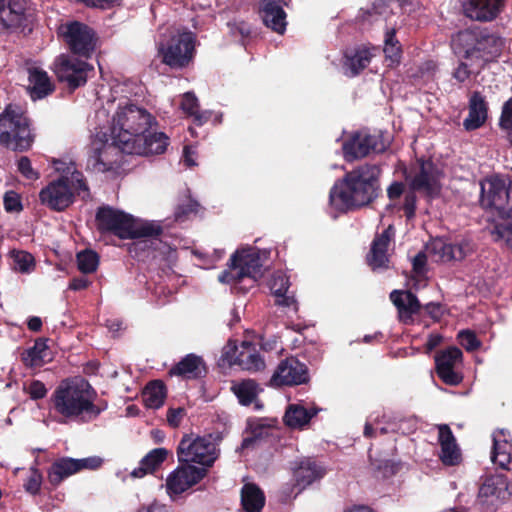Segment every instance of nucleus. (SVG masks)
<instances>
[{
    "label": "nucleus",
    "instance_id": "nucleus-38",
    "mask_svg": "<svg viewBox=\"0 0 512 512\" xmlns=\"http://www.w3.org/2000/svg\"><path fill=\"white\" fill-rule=\"evenodd\" d=\"M241 505L244 512H262L265 495L255 483H246L241 489Z\"/></svg>",
    "mask_w": 512,
    "mask_h": 512
},
{
    "label": "nucleus",
    "instance_id": "nucleus-24",
    "mask_svg": "<svg viewBox=\"0 0 512 512\" xmlns=\"http://www.w3.org/2000/svg\"><path fill=\"white\" fill-rule=\"evenodd\" d=\"M395 235V229L389 225L380 234H376L366 256V262L372 270L387 269L389 267L388 248Z\"/></svg>",
    "mask_w": 512,
    "mask_h": 512
},
{
    "label": "nucleus",
    "instance_id": "nucleus-43",
    "mask_svg": "<svg viewBox=\"0 0 512 512\" xmlns=\"http://www.w3.org/2000/svg\"><path fill=\"white\" fill-rule=\"evenodd\" d=\"M9 257L12 260L11 267L16 272L30 274L36 267L34 256L25 250L12 249Z\"/></svg>",
    "mask_w": 512,
    "mask_h": 512
},
{
    "label": "nucleus",
    "instance_id": "nucleus-7",
    "mask_svg": "<svg viewBox=\"0 0 512 512\" xmlns=\"http://www.w3.org/2000/svg\"><path fill=\"white\" fill-rule=\"evenodd\" d=\"M34 140L29 117L20 106L8 104L0 113V144L24 152L32 147Z\"/></svg>",
    "mask_w": 512,
    "mask_h": 512
},
{
    "label": "nucleus",
    "instance_id": "nucleus-31",
    "mask_svg": "<svg viewBox=\"0 0 512 512\" xmlns=\"http://www.w3.org/2000/svg\"><path fill=\"white\" fill-rule=\"evenodd\" d=\"M488 107L484 97L480 92H473L469 100V111L467 118L463 121V126L466 131H474L487 120Z\"/></svg>",
    "mask_w": 512,
    "mask_h": 512
},
{
    "label": "nucleus",
    "instance_id": "nucleus-60",
    "mask_svg": "<svg viewBox=\"0 0 512 512\" xmlns=\"http://www.w3.org/2000/svg\"><path fill=\"white\" fill-rule=\"evenodd\" d=\"M473 74V71L469 68L466 62L460 61L457 67L453 70L452 77L458 83H464Z\"/></svg>",
    "mask_w": 512,
    "mask_h": 512
},
{
    "label": "nucleus",
    "instance_id": "nucleus-8",
    "mask_svg": "<svg viewBox=\"0 0 512 512\" xmlns=\"http://www.w3.org/2000/svg\"><path fill=\"white\" fill-rule=\"evenodd\" d=\"M227 266V269L218 276L219 282L224 284L238 285L247 279L250 286H253L261 276V258L253 248L236 250L231 255Z\"/></svg>",
    "mask_w": 512,
    "mask_h": 512
},
{
    "label": "nucleus",
    "instance_id": "nucleus-27",
    "mask_svg": "<svg viewBox=\"0 0 512 512\" xmlns=\"http://www.w3.org/2000/svg\"><path fill=\"white\" fill-rule=\"evenodd\" d=\"M258 13L266 27L283 34L287 26V14L276 0H259Z\"/></svg>",
    "mask_w": 512,
    "mask_h": 512
},
{
    "label": "nucleus",
    "instance_id": "nucleus-15",
    "mask_svg": "<svg viewBox=\"0 0 512 512\" xmlns=\"http://www.w3.org/2000/svg\"><path fill=\"white\" fill-rule=\"evenodd\" d=\"M59 34L74 55L89 58L95 50V32L82 22L72 21L61 25Z\"/></svg>",
    "mask_w": 512,
    "mask_h": 512
},
{
    "label": "nucleus",
    "instance_id": "nucleus-59",
    "mask_svg": "<svg viewBox=\"0 0 512 512\" xmlns=\"http://www.w3.org/2000/svg\"><path fill=\"white\" fill-rule=\"evenodd\" d=\"M376 470L382 475L383 478H389L400 470V464L393 460H383L378 463Z\"/></svg>",
    "mask_w": 512,
    "mask_h": 512
},
{
    "label": "nucleus",
    "instance_id": "nucleus-55",
    "mask_svg": "<svg viewBox=\"0 0 512 512\" xmlns=\"http://www.w3.org/2000/svg\"><path fill=\"white\" fill-rule=\"evenodd\" d=\"M88 8L110 10L121 5L122 0H75Z\"/></svg>",
    "mask_w": 512,
    "mask_h": 512
},
{
    "label": "nucleus",
    "instance_id": "nucleus-17",
    "mask_svg": "<svg viewBox=\"0 0 512 512\" xmlns=\"http://www.w3.org/2000/svg\"><path fill=\"white\" fill-rule=\"evenodd\" d=\"M510 496L507 476L495 474L484 479L479 487L477 501L484 509L496 511Z\"/></svg>",
    "mask_w": 512,
    "mask_h": 512
},
{
    "label": "nucleus",
    "instance_id": "nucleus-3",
    "mask_svg": "<svg viewBox=\"0 0 512 512\" xmlns=\"http://www.w3.org/2000/svg\"><path fill=\"white\" fill-rule=\"evenodd\" d=\"M95 223L101 234H112L123 240L139 239L132 244L130 252L150 248L153 240L148 238L156 239L163 233L160 224L153 221L139 222L132 215L109 205L97 208Z\"/></svg>",
    "mask_w": 512,
    "mask_h": 512
},
{
    "label": "nucleus",
    "instance_id": "nucleus-20",
    "mask_svg": "<svg viewBox=\"0 0 512 512\" xmlns=\"http://www.w3.org/2000/svg\"><path fill=\"white\" fill-rule=\"evenodd\" d=\"M409 188L424 193L428 197H437L440 193V171L431 160H420L419 171L410 181Z\"/></svg>",
    "mask_w": 512,
    "mask_h": 512
},
{
    "label": "nucleus",
    "instance_id": "nucleus-36",
    "mask_svg": "<svg viewBox=\"0 0 512 512\" xmlns=\"http://www.w3.org/2000/svg\"><path fill=\"white\" fill-rule=\"evenodd\" d=\"M237 366L243 370L256 372L264 369L265 362L254 344L243 341L237 354Z\"/></svg>",
    "mask_w": 512,
    "mask_h": 512
},
{
    "label": "nucleus",
    "instance_id": "nucleus-4",
    "mask_svg": "<svg viewBox=\"0 0 512 512\" xmlns=\"http://www.w3.org/2000/svg\"><path fill=\"white\" fill-rule=\"evenodd\" d=\"M455 53L484 65L497 61L506 47V39L490 27L471 26L452 37Z\"/></svg>",
    "mask_w": 512,
    "mask_h": 512
},
{
    "label": "nucleus",
    "instance_id": "nucleus-46",
    "mask_svg": "<svg viewBox=\"0 0 512 512\" xmlns=\"http://www.w3.org/2000/svg\"><path fill=\"white\" fill-rule=\"evenodd\" d=\"M76 259L78 269L84 274L95 272L99 264L98 254L90 249L79 252Z\"/></svg>",
    "mask_w": 512,
    "mask_h": 512
},
{
    "label": "nucleus",
    "instance_id": "nucleus-45",
    "mask_svg": "<svg viewBox=\"0 0 512 512\" xmlns=\"http://www.w3.org/2000/svg\"><path fill=\"white\" fill-rule=\"evenodd\" d=\"M181 109L188 114L189 116H193V122L196 125H203L209 119V116L206 113H202L199 111V103L198 99L193 92H186L181 101Z\"/></svg>",
    "mask_w": 512,
    "mask_h": 512
},
{
    "label": "nucleus",
    "instance_id": "nucleus-63",
    "mask_svg": "<svg viewBox=\"0 0 512 512\" xmlns=\"http://www.w3.org/2000/svg\"><path fill=\"white\" fill-rule=\"evenodd\" d=\"M228 27L230 28L231 34L234 36L239 34L242 38H247L251 35V28L244 21L234 23L229 22Z\"/></svg>",
    "mask_w": 512,
    "mask_h": 512
},
{
    "label": "nucleus",
    "instance_id": "nucleus-42",
    "mask_svg": "<svg viewBox=\"0 0 512 512\" xmlns=\"http://www.w3.org/2000/svg\"><path fill=\"white\" fill-rule=\"evenodd\" d=\"M142 398L147 408H160L166 398L165 384L161 380L150 381L143 390Z\"/></svg>",
    "mask_w": 512,
    "mask_h": 512
},
{
    "label": "nucleus",
    "instance_id": "nucleus-1",
    "mask_svg": "<svg viewBox=\"0 0 512 512\" xmlns=\"http://www.w3.org/2000/svg\"><path fill=\"white\" fill-rule=\"evenodd\" d=\"M381 174V166L375 163H364L346 172L330 190L331 206L346 212L371 204L382 192Z\"/></svg>",
    "mask_w": 512,
    "mask_h": 512
},
{
    "label": "nucleus",
    "instance_id": "nucleus-9",
    "mask_svg": "<svg viewBox=\"0 0 512 512\" xmlns=\"http://www.w3.org/2000/svg\"><path fill=\"white\" fill-rule=\"evenodd\" d=\"M390 146L382 131L371 134L368 130L352 132L342 144L343 157L353 162L369 156L371 153L381 154Z\"/></svg>",
    "mask_w": 512,
    "mask_h": 512
},
{
    "label": "nucleus",
    "instance_id": "nucleus-16",
    "mask_svg": "<svg viewBox=\"0 0 512 512\" xmlns=\"http://www.w3.org/2000/svg\"><path fill=\"white\" fill-rule=\"evenodd\" d=\"M90 71H93L90 64L68 54H61L55 60V73L58 80L66 83L71 90L84 86Z\"/></svg>",
    "mask_w": 512,
    "mask_h": 512
},
{
    "label": "nucleus",
    "instance_id": "nucleus-11",
    "mask_svg": "<svg viewBox=\"0 0 512 512\" xmlns=\"http://www.w3.org/2000/svg\"><path fill=\"white\" fill-rule=\"evenodd\" d=\"M161 62L171 69L186 68L195 55V37L191 32L172 35L165 43L158 47Z\"/></svg>",
    "mask_w": 512,
    "mask_h": 512
},
{
    "label": "nucleus",
    "instance_id": "nucleus-22",
    "mask_svg": "<svg viewBox=\"0 0 512 512\" xmlns=\"http://www.w3.org/2000/svg\"><path fill=\"white\" fill-rule=\"evenodd\" d=\"M26 0H0V34L23 28L27 21Z\"/></svg>",
    "mask_w": 512,
    "mask_h": 512
},
{
    "label": "nucleus",
    "instance_id": "nucleus-54",
    "mask_svg": "<svg viewBox=\"0 0 512 512\" xmlns=\"http://www.w3.org/2000/svg\"><path fill=\"white\" fill-rule=\"evenodd\" d=\"M417 191H413L409 188V191L404 196V202L402 205V210L404 211V215L408 220H411L415 217L416 208H417Z\"/></svg>",
    "mask_w": 512,
    "mask_h": 512
},
{
    "label": "nucleus",
    "instance_id": "nucleus-18",
    "mask_svg": "<svg viewBox=\"0 0 512 512\" xmlns=\"http://www.w3.org/2000/svg\"><path fill=\"white\" fill-rule=\"evenodd\" d=\"M208 470L192 464L180 465L168 476L166 488L169 495H180L206 477Z\"/></svg>",
    "mask_w": 512,
    "mask_h": 512
},
{
    "label": "nucleus",
    "instance_id": "nucleus-13",
    "mask_svg": "<svg viewBox=\"0 0 512 512\" xmlns=\"http://www.w3.org/2000/svg\"><path fill=\"white\" fill-rule=\"evenodd\" d=\"M112 142H96L89 149L87 168L94 172L116 171L121 168L123 155L128 154L122 144L112 137Z\"/></svg>",
    "mask_w": 512,
    "mask_h": 512
},
{
    "label": "nucleus",
    "instance_id": "nucleus-39",
    "mask_svg": "<svg viewBox=\"0 0 512 512\" xmlns=\"http://www.w3.org/2000/svg\"><path fill=\"white\" fill-rule=\"evenodd\" d=\"M29 83L31 85L30 96L33 100L42 99L50 95L55 89L47 72L39 69L30 71Z\"/></svg>",
    "mask_w": 512,
    "mask_h": 512
},
{
    "label": "nucleus",
    "instance_id": "nucleus-47",
    "mask_svg": "<svg viewBox=\"0 0 512 512\" xmlns=\"http://www.w3.org/2000/svg\"><path fill=\"white\" fill-rule=\"evenodd\" d=\"M384 53L392 62H399L401 58V45L396 38V31L391 29L386 32L384 40Z\"/></svg>",
    "mask_w": 512,
    "mask_h": 512
},
{
    "label": "nucleus",
    "instance_id": "nucleus-51",
    "mask_svg": "<svg viewBox=\"0 0 512 512\" xmlns=\"http://www.w3.org/2000/svg\"><path fill=\"white\" fill-rule=\"evenodd\" d=\"M4 209L8 213L13 212H21L23 210V205L21 201V196L13 190H9L4 194L3 197Z\"/></svg>",
    "mask_w": 512,
    "mask_h": 512
},
{
    "label": "nucleus",
    "instance_id": "nucleus-61",
    "mask_svg": "<svg viewBox=\"0 0 512 512\" xmlns=\"http://www.w3.org/2000/svg\"><path fill=\"white\" fill-rule=\"evenodd\" d=\"M28 393L33 400L43 399L47 394V388L39 380H33L28 387Z\"/></svg>",
    "mask_w": 512,
    "mask_h": 512
},
{
    "label": "nucleus",
    "instance_id": "nucleus-52",
    "mask_svg": "<svg viewBox=\"0 0 512 512\" xmlns=\"http://www.w3.org/2000/svg\"><path fill=\"white\" fill-rule=\"evenodd\" d=\"M492 234L496 236V240H505L507 246L512 249V221L496 224Z\"/></svg>",
    "mask_w": 512,
    "mask_h": 512
},
{
    "label": "nucleus",
    "instance_id": "nucleus-12",
    "mask_svg": "<svg viewBox=\"0 0 512 512\" xmlns=\"http://www.w3.org/2000/svg\"><path fill=\"white\" fill-rule=\"evenodd\" d=\"M179 463H198L204 468L211 467L218 458L214 443L205 437L185 434L177 447Z\"/></svg>",
    "mask_w": 512,
    "mask_h": 512
},
{
    "label": "nucleus",
    "instance_id": "nucleus-19",
    "mask_svg": "<svg viewBox=\"0 0 512 512\" xmlns=\"http://www.w3.org/2000/svg\"><path fill=\"white\" fill-rule=\"evenodd\" d=\"M309 381V372L305 363L296 357H288L282 360L271 377L273 386H292L304 384Z\"/></svg>",
    "mask_w": 512,
    "mask_h": 512
},
{
    "label": "nucleus",
    "instance_id": "nucleus-34",
    "mask_svg": "<svg viewBox=\"0 0 512 512\" xmlns=\"http://www.w3.org/2000/svg\"><path fill=\"white\" fill-rule=\"evenodd\" d=\"M168 456L166 448H155L148 452L140 461L139 466L130 473L132 478H143L157 471Z\"/></svg>",
    "mask_w": 512,
    "mask_h": 512
},
{
    "label": "nucleus",
    "instance_id": "nucleus-57",
    "mask_svg": "<svg viewBox=\"0 0 512 512\" xmlns=\"http://www.w3.org/2000/svg\"><path fill=\"white\" fill-rule=\"evenodd\" d=\"M500 126L505 130H512V97L502 107ZM510 143L512 145V134L510 135Z\"/></svg>",
    "mask_w": 512,
    "mask_h": 512
},
{
    "label": "nucleus",
    "instance_id": "nucleus-2",
    "mask_svg": "<svg viewBox=\"0 0 512 512\" xmlns=\"http://www.w3.org/2000/svg\"><path fill=\"white\" fill-rule=\"evenodd\" d=\"M96 392L82 378H67L60 382L50 397V408L61 417L60 423H88L99 417L106 407L94 403Z\"/></svg>",
    "mask_w": 512,
    "mask_h": 512
},
{
    "label": "nucleus",
    "instance_id": "nucleus-30",
    "mask_svg": "<svg viewBox=\"0 0 512 512\" xmlns=\"http://www.w3.org/2000/svg\"><path fill=\"white\" fill-rule=\"evenodd\" d=\"M438 440L441 447L440 459L444 465L455 466L460 463L461 453L456 438L447 424L438 426Z\"/></svg>",
    "mask_w": 512,
    "mask_h": 512
},
{
    "label": "nucleus",
    "instance_id": "nucleus-53",
    "mask_svg": "<svg viewBox=\"0 0 512 512\" xmlns=\"http://www.w3.org/2000/svg\"><path fill=\"white\" fill-rule=\"evenodd\" d=\"M43 476L40 470L36 467L31 468V475L24 484L25 490L32 494L37 495L40 492Z\"/></svg>",
    "mask_w": 512,
    "mask_h": 512
},
{
    "label": "nucleus",
    "instance_id": "nucleus-32",
    "mask_svg": "<svg viewBox=\"0 0 512 512\" xmlns=\"http://www.w3.org/2000/svg\"><path fill=\"white\" fill-rule=\"evenodd\" d=\"M321 408L312 406L304 407L301 403L289 404L283 416V422L292 429H302L309 424L310 420L315 417Z\"/></svg>",
    "mask_w": 512,
    "mask_h": 512
},
{
    "label": "nucleus",
    "instance_id": "nucleus-33",
    "mask_svg": "<svg viewBox=\"0 0 512 512\" xmlns=\"http://www.w3.org/2000/svg\"><path fill=\"white\" fill-rule=\"evenodd\" d=\"M231 390L236 395L239 403L243 406H249L254 403V408L260 410L263 404L258 400V395L262 388L253 379H245L232 385Z\"/></svg>",
    "mask_w": 512,
    "mask_h": 512
},
{
    "label": "nucleus",
    "instance_id": "nucleus-5",
    "mask_svg": "<svg viewBox=\"0 0 512 512\" xmlns=\"http://www.w3.org/2000/svg\"><path fill=\"white\" fill-rule=\"evenodd\" d=\"M75 195L86 201L90 199V189L83 173L74 170L49 182L39 192L40 203L52 211L61 212L74 203Z\"/></svg>",
    "mask_w": 512,
    "mask_h": 512
},
{
    "label": "nucleus",
    "instance_id": "nucleus-35",
    "mask_svg": "<svg viewBox=\"0 0 512 512\" xmlns=\"http://www.w3.org/2000/svg\"><path fill=\"white\" fill-rule=\"evenodd\" d=\"M373 54L366 47H357L344 55V68L347 69L345 74L349 77L359 75L371 62Z\"/></svg>",
    "mask_w": 512,
    "mask_h": 512
},
{
    "label": "nucleus",
    "instance_id": "nucleus-29",
    "mask_svg": "<svg viewBox=\"0 0 512 512\" xmlns=\"http://www.w3.org/2000/svg\"><path fill=\"white\" fill-rule=\"evenodd\" d=\"M207 374L206 364L201 356L187 354L169 370V375L185 379H199Z\"/></svg>",
    "mask_w": 512,
    "mask_h": 512
},
{
    "label": "nucleus",
    "instance_id": "nucleus-62",
    "mask_svg": "<svg viewBox=\"0 0 512 512\" xmlns=\"http://www.w3.org/2000/svg\"><path fill=\"white\" fill-rule=\"evenodd\" d=\"M427 255L425 252L420 251L412 260V270L417 275H424L426 272Z\"/></svg>",
    "mask_w": 512,
    "mask_h": 512
},
{
    "label": "nucleus",
    "instance_id": "nucleus-44",
    "mask_svg": "<svg viewBox=\"0 0 512 512\" xmlns=\"http://www.w3.org/2000/svg\"><path fill=\"white\" fill-rule=\"evenodd\" d=\"M511 445L507 439L500 440L498 436L493 434V447L491 452V460L494 464L498 465L502 469H508V465L511 462Z\"/></svg>",
    "mask_w": 512,
    "mask_h": 512
},
{
    "label": "nucleus",
    "instance_id": "nucleus-26",
    "mask_svg": "<svg viewBox=\"0 0 512 512\" xmlns=\"http://www.w3.org/2000/svg\"><path fill=\"white\" fill-rule=\"evenodd\" d=\"M428 251L438 257V261H461L471 251L469 242L448 243L442 238H436L427 246Z\"/></svg>",
    "mask_w": 512,
    "mask_h": 512
},
{
    "label": "nucleus",
    "instance_id": "nucleus-58",
    "mask_svg": "<svg viewBox=\"0 0 512 512\" xmlns=\"http://www.w3.org/2000/svg\"><path fill=\"white\" fill-rule=\"evenodd\" d=\"M18 171L28 180H37L39 173L32 168L31 161L27 156H22L18 160Z\"/></svg>",
    "mask_w": 512,
    "mask_h": 512
},
{
    "label": "nucleus",
    "instance_id": "nucleus-40",
    "mask_svg": "<svg viewBox=\"0 0 512 512\" xmlns=\"http://www.w3.org/2000/svg\"><path fill=\"white\" fill-rule=\"evenodd\" d=\"M75 474L71 457L56 459L47 470V479L53 488H57L65 479Z\"/></svg>",
    "mask_w": 512,
    "mask_h": 512
},
{
    "label": "nucleus",
    "instance_id": "nucleus-10",
    "mask_svg": "<svg viewBox=\"0 0 512 512\" xmlns=\"http://www.w3.org/2000/svg\"><path fill=\"white\" fill-rule=\"evenodd\" d=\"M480 203L501 218H512V181L507 184L499 175L487 178L481 183Z\"/></svg>",
    "mask_w": 512,
    "mask_h": 512
},
{
    "label": "nucleus",
    "instance_id": "nucleus-25",
    "mask_svg": "<svg viewBox=\"0 0 512 512\" xmlns=\"http://www.w3.org/2000/svg\"><path fill=\"white\" fill-rule=\"evenodd\" d=\"M504 6L505 0H466L462 7L471 20L489 22L497 18Z\"/></svg>",
    "mask_w": 512,
    "mask_h": 512
},
{
    "label": "nucleus",
    "instance_id": "nucleus-14",
    "mask_svg": "<svg viewBox=\"0 0 512 512\" xmlns=\"http://www.w3.org/2000/svg\"><path fill=\"white\" fill-rule=\"evenodd\" d=\"M390 300L397 308L399 320L404 324H411L413 315L419 314L422 309L417 296L410 290H393L390 293ZM423 309L435 321H439L443 316L440 303L429 302L423 306Z\"/></svg>",
    "mask_w": 512,
    "mask_h": 512
},
{
    "label": "nucleus",
    "instance_id": "nucleus-41",
    "mask_svg": "<svg viewBox=\"0 0 512 512\" xmlns=\"http://www.w3.org/2000/svg\"><path fill=\"white\" fill-rule=\"evenodd\" d=\"M270 289L275 296V305L283 307H296V300L294 296L288 295L289 280L285 275L274 276L271 280Z\"/></svg>",
    "mask_w": 512,
    "mask_h": 512
},
{
    "label": "nucleus",
    "instance_id": "nucleus-64",
    "mask_svg": "<svg viewBox=\"0 0 512 512\" xmlns=\"http://www.w3.org/2000/svg\"><path fill=\"white\" fill-rule=\"evenodd\" d=\"M137 512H171L170 508L158 501H153L147 505H141Z\"/></svg>",
    "mask_w": 512,
    "mask_h": 512
},
{
    "label": "nucleus",
    "instance_id": "nucleus-37",
    "mask_svg": "<svg viewBox=\"0 0 512 512\" xmlns=\"http://www.w3.org/2000/svg\"><path fill=\"white\" fill-rule=\"evenodd\" d=\"M47 341L48 339L39 338L32 347L22 353L21 360L26 367L40 368L51 360Z\"/></svg>",
    "mask_w": 512,
    "mask_h": 512
},
{
    "label": "nucleus",
    "instance_id": "nucleus-48",
    "mask_svg": "<svg viewBox=\"0 0 512 512\" xmlns=\"http://www.w3.org/2000/svg\"><path fill=\"white\" fill-rule=\"evenodd\" d=\"M457 339L461 346L468 352H474L481 346V341L477 338L475 332L469 329L459 331Z\"/></svg>",
    "mask_w": 512,
    "mask_h": 512
},
{
    "label": "nucleus",
    "instance_id": "nucleus-21",
    "mask_svg": "<svg viewBox=\"0 0 512 512\" xmlns=\"http://www.w3.org/2000/svg\"><path fill=\"white\" fill-rule=\"evenodd\" d=\"M463 357L458 347H449L435 355L436 373L443 383L450 386H457L463 381L461 373L455 371L454 366Z\"/></svg>",
    "mask_w": 512,
    "mask_h": 512
},
{
    "label": "nucleus",
    "instance_id": "nucleus-28",
    "mask_svg": "<svg viewBox=\"0 0 512 512\" xmlns=\"http://www.w3.org/2000/svg\"><path fill=\"white\" fill-rule=\"evenodd\" d=\"M325 474L326 470L318 464L316 460L312 458L303 459L293 471L295 486L301 491L315 481L323 478Z\"/></svg>",
    "mask_w": 512,
    "mask_h": 512
},
{
    "label": "nucleus",
    "instance_id": "nucleus-6",
    "mask_svg": "<svg viewBox=\"0 0 512 512\" xmlns=\"http://www.w3.org/2000/svg\"><path fill=\"white\" fill-rule=\"evenodd\" d=\"M157 121L146 109L133 103L119 106L112 119L111 136L121 143L122 149L144 132L152 130Z\"/></svg>",
    "mask_w": 512,
    "mask_h": 512
},
{
    "label": "nucleus",
    "instance_id": "nucleus-23",
    "mask_svg": "<svg viewBox=\"0 0 512 512\" xmlns=\"http://www.w3.org/2000/svg\"><path fill=\"white\" fill-rule=\"evenodd\" d=\"M168 145L169 137L165 133L149 130L144 132L141 137L136 138L134 142L128 143L123 150L128 154L150 156L164 153Z\"/></svg>",
    "mask_w": 512,
    "mask_h": 512
},
{
    "label": "nucleus",
    "instance_id": "nucleus-49",
    "mask_svg": "<svg viewBox=\"0 0 512 512\" xmlns=\"http://www.w3.org/2000/svg\"><path fill=\"white\" fill-rule=\"evenodd\" d=\"M73 469L75 474L82 470H96L103 464V459L98 456H91L82 459L72 458Z\"/></svg>",
    "mask_w": 512,
    "mask_h": 512
},
{
    "label": "nucleus",
    "instance_id": "nucleus-50",
    "mask_svg": "<svg viewBox=\"0 0 512 512\" xmlns=\"http://www.w3.org/2000/svg\"><path fill=\"white\" fill-rule=\"evenodd\" d=\"M240 346L238 347L235 342L229 341L222 350L220 362L222 366L237 365V354L239 353Z\"/></svg>",
    "mask_w": 512,
    "mask_h": 512
},
{
    "label": "nucleus",
    "instance_id": "nucleus-56",
    "mask_svg": "<svg viewBox=\"0 0 512 512\" xmlns=\"http://www.w3.org/2000/svg\"><path fill=\"white\" fill-rule=\"evenodd\" d=\"M198 203L193 200H188L185 203L179 204L174 212L176 221H184L190 214L196 213Z\"/></svg>",
    "mask_w": 512,
    "mask_h": 512
}]
</instances>
